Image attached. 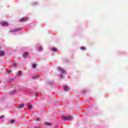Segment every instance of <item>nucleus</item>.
<instances>
[{"instance_id":"1","label":"nucleus","mask_w":128,"mask_h":128,"mask_svg":"<svg viewBox=\"0 0 128 128\" xmlns=\"http://www.w3.org/2000/svg\"><path fill=\"white\" fill-rule=\"evenodd\" d=\"M62 120H72L73 118L72 116H62Z\"/></svg>"},{"instance_id":"13","label":"nucleus","mask_w":128,"mask_h":128,"mask_svg":"<svg viewBox=\"0 0 128 128\" xmlns=\"http://www.w3.org/2000/svg\"><path fill=\"white\" fill-rule=\"evenodd\" d=\"M32 68H36V64H33Z\"/></svg>"},{"instance_id":"3","label":"nucleus","mask_w":128,"mask_h":128,"mask_svg":"<svg viewBox=\"0 0 128 128\" xmlns=\"http://www.w3.org/2000/svg\"><path fill=\"white\" fill-rule=\"evenodd\" d=\"M28 52H26L25 53H24L23 54V58H28Z\"/></svg>"},{"instance_id":"5","label":"nucleus","mask_w":128,"mask_h":128,"mask_svg":"<svg viewBox=\"0 0 128 128\" xmlns=\"http://www.w3.org/2000/svg\"><path fill=\"white\" fill-rule=\"evenodd\" d=\"M2 25L4 26H8V24L6 22H3L2 23Z\"/></svg>"},{"instance_id":"16","label":"nucleus","mask_w":128,"mask_h":128,"mask_svg":"<svg viewBox=\"0 0 128 128\" xmlns=\"http://www.w3.org/2000/svg\"><path fill=\"white\" fill-rule=\"evenodd\" d=\"M12 66H16V62H14L12 64Z\"/></svg>"},{"instance_id":"2","label":"nucleus","mask_w":128,"mask_h":128,"mask_svg":"<svg viewBox=\"0 0 128 128\" xmlns=\"http://www.w3.org/2000/svg\"><path fill=\"white\" fill-rule=\"evenodd\" d=\"M28 20V18L27 17H24L22 18H21L20 20V22H26Z\"/></svg>"},{"instance_id":"6","label":"nucleus","mask_w":128,"mask_h":128,"mask_svg":"<svg viewBox=\"0 0 128 128\" xmlns=\"http://www.w3.org/2000/svg\"><path fill=\"white\" fill-rule=\"evenodd\" d=\"M59 70H60V72H61L60 74H64V72H64V69H62V68H59Z\"/></svg>"},{"instance_id":"18","label":"nucleus","mask_w":128,"mask_h":128,"mask_svg":"<svg viewBox=\"0 0 128 128\" xmlns=\"http://www.w3.org/2000/svg\"><path fill=\"white\" fill-rule=\"evenodd\" d=\"M39 50L42 51V47H39Z\"/></svg>"},{"instance_id":"17","label":"nucleus","mask_w":128,"mask_h":128,"mask_svg":"<svg viewBox=\"0 0 128 128\" xmlns=\"http://www.w3.org/2000/svg\"><path fill=\"white\" fill-rule=\"evenodd\" d=\"M17 76H22V72H18L17 74Z\"/></svg>"},{"instance_id":"20","label":"nucleus","mask_w":128,"mask_h":128,"mask_svg":"<svg viewBox=\"0 0 128 128\" xmlns=\"http://www.w3.org/2000/svg\"><path fill=\"white\" fill-rule=\"evenodd\" d=\"M4 118V116L2 115L0 117V118L2 120V118Z\"/></svg>"},{"instance_id":"14","label":"nucleus","mask_w":128,"mask_h":128,"mask_svg":"<svg viewBox=\"0 0 128 128\" xmlns=\"http://www.w3.org/2000/svg\"><path fill=\"white\" fill-rule=\"evenodd\" d=\"M80 49L82 50H86V47L82 46V47L80 48Z\"/></svg>"},{"instance_id":"19","label":"nucleus","mask_w":128,"mask_h":128,"mask_svg":"<svg viewBox=\"0 0 128 128\" xmlns=\"http://www.w3.org/2000/svg\"><path fill=\"white\" fill-rule=\"evenodd\" d=\"M36 120L37 122H40V118H37Z\"/></svg>"},{"instance_id":"10","label":"nucleus","mask_w":128,"mask_h":128,"mask_svg":"<svg viewBox=\"0 0 128 128\" xmlns=\"http://www.w3.org/2000/svg\"><path fill=\"white\" fill-rule=\"evenodd\" d=\"M0 56H4V51H0Z\"/></svg>"},{"instance_id":"7","label":"nucleus","mask_w":128,"mask_h":128,"mask_svg":"<svg viewBox=\"0 0 128 128\" xmlns=\"http://www.w3.org/2000/svg\"><path fill=\"white\" fill-rule=\"evenodd\" d=\"M24 104H20V105H19V106H18V108L20 109L24 108Z\"/></svg>"},{"instance_id":"9","label":"nucleus","mask_w":128,"mask_h":128,"mask_svg":"<svg viewBox=\"0 0 128 128\" xmlns=\"http://www.w3.org/2000/svg\"><path fill=\"white\" fill-rule=\"evenodd\" d=\"M64 90H66V92H68V90H70V88H68V86H66L64 88Z\"/></svg>"},{"instance_id":"11","label":"nucleus","mask_w":128,"mask_h":128,"mask_svg":"<svg viewBox=\"0 0 128 128\" xmlns=\"http://www.w3.org/2000/svg\"><path fill=\"white\" fill-rule=\"evenodd\" d=\"M16 90H13L10 92V94H16Z\"/></svg>"},{"instance_id":"23","label":"nucleus","mask_w":128,"mask_h":128,"mask_svg":"<svg viewBox=\"0 0 128 128\" xmlns=\"http://www.w3.org/2000/svg\"><path fill=\"white\" fill-rule=\"evenodd\" d=\"M60 78H62V75H60Z\"/></svg>"},{"instance_id":"22","label":"nucleus","mask_w":128,"mask_h":128,"mask_svg":"<svg viewBox=\"0 0 128 128\" xmlns=\"http://www.w3.org/2000/svg\"><path fill=\"white\" fill-rule=\"evenodd\" d=\"M36 76H34L33 78L34 80H36Z\"/></svg>"},{"instance_id":"15","label":"nucleus","mask_w":128,"mask_h":128,"mask_svg":"<svg viewBox=\"0 0 128 128\" xmlns=\"http://www.w3.org/2000/svg\"><path fill=\"white\" fill-rule=\"evenodd\" d=\"M28 110H32V105H29L28 106Z\"/></svg>"},{"instance_id":"4","label":"nucleus","mask_w":128,"mask_h":128,"mask_svg":"<svg viewBox=\"0 0 128 128\" xmlns=\"http://www.w3.org/2000/svg\"><path fill=\"white\" fill-rule=\"evenodd\" d=\"M52 52H58V48H52L51 49Z\"/></svg>"},{"instance_id":"21","label":"nucleus","mask_w":128,"mask_h":128,"mask_svg":"<svg viewBox=\"0 0 128 128\" xmlns=\"http://www.w3.org/2000/svg\"><path fill=\"white\" fill-rule=\"evenodd\" d=\"M12 72V70H10L8 71V72L10 73V74H12V72Z\"/></svg>"},{"instance_id":"8","label":"nucleus","mask_w":128,"mask_h":128,"mask_svg":"<svg viewBox=\"0 0 128 128\" xmlns=\"http://www.w3.org/2000/svg\"><path fill=\"white\" fill-rule=\"evenodd\" d=\"M44 125L46 126H52V123L50 122H45L44 123Z\"/></svg>"},{"instance_id":"12","label":"nucleus","mask_w":128,"mask_h":128,"mask_svg":"<svg viewBox=\"0 0 128 128\" xmlns=\"http://www.w3.org/2000/svg\"><path fill=\"white\" fill-rule=\"evenodd\" d=\"M14 122H16L15 120H11L10 121V124H14Z\"/></svg>"}]
</instances>
